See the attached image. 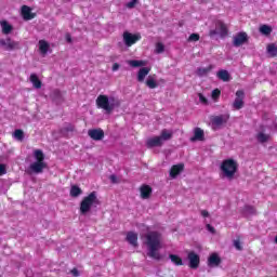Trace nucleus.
<instances>
[{
	"mask_svg": "<svg viewBox=\"0 0 277 277\" xmlns=\"http://www.w3.org/2000/svg\"><path fill=\"white\" fill-rule=\"evenodd\" d=\"M146 246H147V256L154 259L155 261H161V233L159 232H148L145 235Z\"/></svg>",
	"mask_w": 277,
	"mask_h": 277,
	"instance_id": "nucleus-1",
	"label": "nucleus"
},
{
	"mask_svg": "<svg viewBox=\"0 0 277 277\" xmlns=\"http://www.w3.org/2000/svg\"><path fill=\"white\" fill-rule=\"evenodd\" d=\"M34 157L36 161L28 167L26 174H42L47 168V162H44V153L41 149H36L34 151Z\"/></svg>",
	"mask_w": 277,
	"mask_h": 277,
	"instance_id": "nucleus-2",
	"label": "nucleus"
},
{
	"mask_svg": "<svg viewBox=\"0 0 277 277\" xmlns=\"http://www.w3.org/2000/svg\"><path fill=\"white\" fill-rule=\"evenodd\" d=\"M96 106L98 109H104L106 114H111L116 107H120V100L101 94L96 98Z\"/></svg>",
	"mask_w": 277,
	"mask_h": 277,
	"instance_id": "nucleus-3",
	"label": "nucleus"
},
{
	"mask_svg": "<svg viewBox=\"0 0 277 277\" xmlns=\"http://www.w3.org/2000/svg\"><path fill=\"white\" fill-rule=\"evenodd\" d=\"M101 206V200L98 199V196L96 195V192L90 193L88 196L83 197V199L80 202V214L87 215L90 213V210L92 207H98Z\"/></svg>",
	"mask_w": 277,
	"mask_h": 277,
	"instance_id": "nucleus-4",
	"label": "nucleus"
},
{
	"mask_svg": "<svg viewBox=\"0 0 277 277\" xmlns=\"http://www.w3.org/2000/svg\"><path fill=\"white\" fill-rule=\"evenodd\" d=\"M220 169L225 179L233 181L235 174H237V170H239V164L237 163V160L228 158L222 161Z\"/></svg>",
	"mask_w": 277,
	"mask_h": 277,
	"instance_id": "nucleus-5",
	"label": "nucleus"
},
{
	"mask_svg": "<svg viewBox=\"0 0 277 277\" xmlns=\"http://www.w3.org/2000/svg\"><path fill=\"white\" fill-rule=\"evenodd\" d=\"M0 47L4 49V51H18L21 50V42L14 41L12 38L8 37L0 39Z\"/></svg>",
	"mask_w": 277,
	"mask_h": 277,
	"instance_id": "nucleus-6",
	"label": "nucleus"
},
{
	"mask_svg": "<svg viewBox=\"0 0 277 277\" xmlns=\"http://www.w3.org/2000/svg\"><path fill=\"white\" fill-rule=\"evenodd\" d=\"M122 38L126 47H133V44H136L137 42H140V40H142V35L124 31Z\"/></svg>",
	"mask_w": 277,
	"mask_h": 277,
	"instance_id": "nucleus-7",
	"label": "nucleus"
},
{
	"mask_svg": "<svg viewBox=\"0 0 277 277\" xmlns=\"http://www.w3.org/2000/svg\"><path fill=\"white\" fill-rule=\"evenodd\" d=\"M248 40H250V38L248 37V32L246 31L237 32L233 37V47H236V48L243 47V44L248 43Z\"/></svg>",
	"mask_w": 277,
	"mask_h": 277,
	"instance_id": "nucleus-8",
	"label": "nucleus"
},
{
	"mask_svg": "<svg viewBox=\"0 0 277 277\" xmlns=\"http://www.w3.org/2000/svg\"><path fill=\"white\" fill-rule=\"evenodd\" d=\"M188 267L190 269H198L200 267V255L196 251H190L187 253Z\"/></svg>",
	"mask_w": 277,
	"mask_h": 277,
	"instance_id": "nucleus-9",
	"label": "nucleus"
},
{
	"mask_svg": "<svg viewBox=\"0 0 277 277\" xmlns=\"http://www.w3.org/2000/svg\"><path fill=\"white\" fill-rule=\"evenodd\" d=\"M246 98V93L243 90H238L236 91V98L234 100L233 103V108L239 111V109H243L245 102L243 100Z\"/></svg>",
	"mask_w": 277,
	"mask_h": 277,
	"instance_id": "nucleus-10",
	"label": "nucleus"
},
{
	"mask_svg": "<svg viewBox=\"0 0 277 277\" xmlns=\"http://www.w3.org/2000/svg\"><path fill=\"white\" fill-rule=\"evenodd\" d=\"M88 135L89 137H91V140H94L95 142H101V140L105 137V131H103V129L101 128L91 129L88 131Z\"/></svg>",
	"mask_w": 277,
	"mask_h": 277,
	"instance_id": "nucleus-11",
	"label": "nucleus"
},
{
	"mask_svg": "<svg viewBox=\"0 0 277 277\" xmlns=\"http://www.w3.org/2000/svg\"><path fill=\"white\" fill-rule=\"evenodd\" d=\"M229 118V115H219L212 117L211 122L213 127H222V124H226V122H228Z\"/></svg>",
	"mask_w": 277,
	"mask_h": 277,
	"instance_id": "nucleus-12",
	"label": "nucleus"
},
{
	"mask_svg": "<svg viewBox=\"0 0 277 277\" xmlns=\"http://www.w3.org/2000/svg\"><path fill=\"white\" fill-rule=\"evenodd\" d=\"M140 192H141V198L143 200H148V198H150V196H153V187H150V185H148V184H143L140 187Z\"/></svg>",
	"mask_w": 277,
	"mask_h": 277,
	"instance_id": "nucleus-13",
	"label": "nucleus"
},
{
	"mask_svg": "<svg viewBox=\"0 0 277 277\" xmlns=\"http://www.w3.org/2000/svg\"><path fill=\"white\" fill-rule=\"evenodd\" d=\"M161 146H163V142L159 136H154V137L147 138L146 141L147 148H157Z\"/></svg>",
	"mask_w": 277,
	"mask_h": 277,
	"instance_id": "nucleus-14",
	"label": "nucleus"
},
{
	"mask_svg": "<svg viewBox=\"0 0 277 277\" xmlns=\"http://www.w3.org/2000/svg\"><path fill=\"white\" fill-rule=\"evenodd\" d=\"M185 170V164L184 163H177L173 164L170 169V176L171 179H176L181 172Z\"/></svg>",
	"mask_w": 277,
	"mask_h": 277,
	"instance_id": "nucleus-15",
	"label": "nucleus"
},
{
	"mask_svg": "<svg viewBox=\"0 0 277 277\" xmlns=\"http://www.w3.org/2000/svg\"><path fill=\"white\" fill-rule=\"evenodd\" d=\"M222 264V258L217 253H212L208 259L209 267H219Z\"/></svg>",
	"mask_w": 277,
	"mask_h": 277,
	"instance_id": "nucleus-16",
	"label": "nucleus"
},
{
	"mask_svg": "<svg viewBox=\"0 0 277 277\" xmlns=\"http://www.w3.org/2000/svg\"><path fill=\"white\" fill-rule=\"evenodd\" d=\"M22 16H23L24 21H31V19L36 18V14L31 13V8H29L27 5L22 6Z\"/></svg>",
	"mask_w": 277,
	"mask_h": 277,
	"instance_id": "nucleus-17",
	"label": "nucleus"
},
{
	"mask_svg": "<svg viewBox=\"0 0 277 277\" xmlns=\"http://www.w3.org/2000/svg\"><path fill=\"white\" fill-rule=\"evenodd\" d=\"M190 142H205V130L195 128L194 136L190 138Z\"/></svg>",
	"mask_w": 277,
	"mask_h": 277,
	"instance_id": "nucleus-18",
	"label": "nucleus"
},
{
	"mask_svg": "<svg viewBox=\"0 0 277 277\" xmlns=\"http://www.w3.org/2000/svg\"><path fill=\"white\" fill-rule=\"evenodd\" d=\"M149 72H150L149 67H142L137 72L138 83H144V79H146V77H148Z\"/></svg>",
	"mask_w": 277,
	"mask_h": 277,
	"instance_id": "nucleus-19",
	"label": "nucleus"
},
{
	"mask_svg": "<svg viewBox=\"0 0 277 277\" xmlns=\"http://www.w3.org/2000/svg\"><path fill=\"white\" fill-rule=\"evenodd\" d=\"M126 240L130 246H133V248H137V233L128 232Z\"/></svg>",
	"mask_w": 277,
	"mask_h": 277,
	"instance_id": "nucleus-20",
	"label": "nucleus"
},
{
	"mask_svg": "<svg viewBox=\"0 0 277 277\" xmlns=\"http://www.w3.org/2000/svg\"><path fill=\"white\" fill-rule=\"evenodd\" d=\"M216 77L221 79V81L228 82L230 81V74L226 69H221L216 72Z\"/></svg>",
	"mask_w": 277,
	"mask_h": 277,
	"instance_id": "nucleus-21",
	"label": "nucleus"
},
{
	"mask_svg": "<svg viewBox=\"0 0 277 277\" xmlns=\"http://www.w3.org/2000/svg\"><path fill=\"white\" fill-rule=\"evenodd\" d=\"M29 81H30V83H32V85H34V88H36V90H40V88H42V81L40 80V78H38V75L31 74Z\"/></svg>",
	"mask_w": 277,
	"mask_h": 277,
	"instance_id": "nucleus-22",
	"label": "nucleus"
},
{
	"mask_svg": "<svg viewBox=\"0 0 277 277\" xmlns=\"http://www.w3.org/2000/svg\"><path fill=\"white\" fill-rule=\"evenodd\" d=\"M158 137L163 144V142H168V140H172V131L168 129H163Z\"/></svg>",
	"mask_w": 277,
	"mask_h": 277,
	"instance_id": "nucleus-23",
	"label": "nucleus"
},
{
	"mask_svg": "<svg viewBox=\"0 0 277 277\" xmlns=\"http://www.w3.org/2000/svg\"><path fill=\"white\" fill-rule=\"evenodd\" d=\"M69 194L71 198H79L83 194V190L79 186L72 185Z\"/></svg>",
	"mask_w": 277,
	"mask_h": 277,
	"instance_id": "nucleus-24",
	"label": "nucleus"
},
{
	"mask_svg": "<svg viewBox=\"0 0 277 277\" xmlns=\"http://www.w3.org/2000/svg\"><path fill=\"white\" fill-rule=\"evenodd\" d=\"M0 25L2 27V34H4L5 36H8V34H12L13 27L8 23V21H1Z\"/></svg>",
	"mask_w": 277,
	"mask_h": 277,
	"instance_id": "nucleus-25",
	"label": "nucleus"
},
{
	"mask_svg": "<svg viewBox=\"0 0 277 277\" xmlns=\"http://www.w3.org/2000/svg\"><path fill=\"white\" fill-rule=\"evenodd\" d=\"M50 98H52L54 103H60V101H62V91L54 89L50 94Z\"/></svg>",
	"mask_w": 277,
	"mask_h": 277,
	"instance_id": "nucleus-26",
	"label": "nucleus"
},
{
	"mask_svg": "<svg viewBox=\"0 0 277 277\" xmlns=\"http://www.w3.org/2000/svg\"><path fill=\"white\" fill-rule=\"evenodd\" d=\"M49 42L44 41V40H40L39 41V51L40 53H42V55H47V53H49Z\"/></svg>",
	"mask_w": 277,
	"mask_h": 277,
	"instance_id": "nucleus-27",
	"label": "nucleus"
},
{
	"mask_svg": "<svg viewBox=\"0 0 277 277\" xmlns=\"http://www.w3.org/2000/svg\"><path fill=\"white\" fill-rule=\"evenodd\" d=\"M219 29H220V36L222 38H226V36H228V27L226 26V24H224V22H219Z\"/></svg>",
	"mask_w": 277,
	"mask_h": 277,
	"instance_id": "nucleus-28",
	"label": "nucleus"
},
{
	"mask_svg": "<svg viewBox=\"0 0 277 277\" xmlns=\"http://www.w3.org/2000/svg\"><path fill=\"white\" fill-rule=\"evenodd\" d=\"M169 259L173 265H176L177 267L183 265V259L176 254H169Z\"/></svg>",
	"mask_w": 277,
	"mask_h": 277,
	"instance_id": "nucleus-29",
	"label": "nucleus"
},
{
	"mask_svg": "<svg viewBox=\"0 0 277 277\" xmlns=\"http://www.w3.org/2000/svg\"><path fill=\"white\" fill-rule=\"evenodd\" d=\"M129 66L132 68H140L142 66H146V62L144 61H137V60H130L128 61Z\"/></svg>",
	"mask_w": 277,
	"mask_h": 277,
	"instance_id": "nucleus-30",
	"label": "nucleus"
},
{
	"mask_svg": "<svg viewBox=\"0 0 277 277\" xmlns=\"http://www.w3.org/2000/svg\"><path fill=\"white\" fill-rule=\"evenodd\" d=\"M145 85H147V88H149L150 90H155V88H159V84L157 83V81L155 80V78L153 77H148V79L145 81Z\"/></svg>",
	"mask_w": 277,
	"mask_h": 277,
	"instance_id": "nucleus-31",
	"label": "nucleus"
},
{
	"mask_svg": "<svg viewBox=\"0 0 277 277\" xmlns=\"http://www.w3.org/2000/svg\"><path fill=\"white\" fill-rule=\"evenodd\" d=\"M266 51L271 57H277V47L275 43H269L266 48Z\"/></svg>",
	"mask_w": 277,
	"mask_h": 277,
	"instance_id": "nucleus-32",
	"label": "nucleus"
},
{
	"mask_svg": "<svg viewBox=\"0 0 277 277\" xmlns=\"http://www.w3.org/2000/svg\"><path fill=\"white\" fill-rule=\"evenodd\" d=\"M13 137L17 140V142H23V140H25V132L22 129H16L13 133Z\"/></svg>",
	"mask_w": 277,
	"mask_h": 277,
	"instance_id": "nucleus-33",
	"label": "nucleus"
},
{
	"mask_svg": "<svg viewBox=\"0 0 277 277\" xmlns=\"http://www.w3.org/2000/svg\"><path fill=\"white\" fill-rule=\"evenodd\" d=\"M212 69H213V67L210 65L209 67H205V68L199 67L196 72H197L198 77H205V76L209 75V71Z\"/></svg>",
	"mask_w": 277,
	"mask_h": 277,
	"instance_id": "nucleus-34",
	"label": "nucleus"
},
{
	"mask_svg": "<svg viewBox=\"0 0 277 277\" xmlns=\"http://www.w3.org/2000/svg\"><path fill=\"white\" fill-rule=\"evenodd\" d=\"M256 140L258 142H260V144H265V142H269V135L263 132H260L256 135Z\"/></svg>",
	"mask_w": 277,
	"mask_h": 277,
	"instance_id": "nucleus-35",
	"label": "nucleus"
},
{
	"mask_svg": "<svg viewBox=\"0 0 277 277\" xmlns=\"http://www.w3.org/2000/svg\"><path fill=\"white\" fill-rule=\"evenodd\" d=\"M260 31L263 34V36H269L272 34V28L267 25H262L260 27Z\"/></svg>",
	"mask_w": 277,
	"mask_h": 277,
	"instance_id": "nucleus-36",
	"label": "nucleus"
},
{
	"mask_svg": "<svg viewBox=\"0 0 277 277\" xmlns=\"http://www.w3.org/2000/svg\"><path fill=\"white\" fill-rule=\"evenodd\" d=\"M199 40H200V35L196 32L190 34L187 39L188 42H198Z\"/></svg>",
	"mask_w": 277,
	"mask_h": 277,
	"instance_id": "nucleus-37",
	"label": "nucleus"
},
{
	"mask_svg": "<svg viewBox=\"0 0 277 277\" xmlns=\"http://www.w3.org/2000/svg\"><path fill=\"white\" fill-rule=\"evenodd\" d=\"M245 213H248L249 215H256V208L252 206H246Z\"/></svg>",
	"mask_w": 277,
	"mask_h": 277,
	"instance_id": "nucleus-38",
	"label": "nucleus"
},
{
	"mask_svg": "<svg viewBox=\"0 0 277 277\" xmlns=\"http://www.w3.org/2000/svg\"><path fill=\"white\" fill-rule=\"evenodd\" d=\"M163 51H166V45H163V43H161V42L156 43L155 52L157 54H161V53H163Z\"/></svg>",
	"mask_w": 277,
	"mask_h": 277,
	"instance_id": "nucleus-39",
	"label": "nucleus"
},
{
	"mask_svg": "<svg viewBox=\"0 0 277 277\" xmlns=\"http://www.w3.org/2000/svg\"><path fill=\"white\" fill-rule=\"evenodd\" d=\"M221 94H222V91L220 89H214L212 91V95H211L212 100L217 101V98H220Z\"/></svg>",
	"mask_w": 277,
	"mask_h": 277,
	"instance_id": "nucleus-40",
	"label": "nucleus"
},
{
	"mask_svg": "<svg viewBox=\"0 0 277 277\" xmlns=\"http://www.w3.org/2000/svg\"><path fill=\"white\" fill-rule=\"evenodd\" d=\"M137 1H140V0H131L130 2H128L126 4V8H128V10H133V8H135V5H137Z\"/></svg>",
	"mask_w": 277,
	"mask_h": 277,
	"instance_id": "nucleus-41",
	"label": "nucleus"
},
{
	"mask_svg": "<svg viewBox=\"0 0 277 277\" xmlns=\"http://www.w3.org/2000/svg\"><path fill=\"white\" fill-rule=\"evenodd\" d=\"M234 248H236V250H243V247L241 246V240H239V237L238 239L234 240Z\"/></svg>",
	"mask_w": 277,
	"mask_h": 277,
	"instance_id": "nucleus-42",
	"label": "nucleus"
},
{
	"mask_svg": "<svg viewBox=\"0 0 277 277\" xmlns=\"http://www.w3.org/2000/svg\"><path fill=\"white\" fill-rule=\"evenodd\" d=\"M3 174H8V169H5V164H0V176H3Z\"/></svg>",
	"mask_w": 277,
	"mask_h": 277,
	"instance_id": "nucleus-43",
	"label": "nucleus"
},
{
	"mask_svg": "<svg viewBox=\"0 0 277 277\" xmlns=\"http://www.w3.org/2000/svg\"><path fill=\"white\" fill-rule=\"evenodd\" d=\"M199 101L200 103H203V105H207V103H209V101L207 100V97H205V95H202V93H199Z\"/></svg>",
	"mask_w": 277,
	"mask_h": 277,
	"instance_id": "nucleus-44",
	"label": "nucleus"
},
{
	"mask_svg": "<svg viewBox=\"0 0 277 277\" xmlns=\"http://www.w3.org/2000/svg\"><path fill=\"white\" fill-rule=\"evenodd\" d=\"M206 228L207 230H209V233H212V235H215V227H213L211 224H207Z\"/></svg>",
	"mask_w": 277,
	"mask_h": 277,
	"instance_id": "nucleus-45",
	"label": "nucleus"
},
{
	"mask_svg": "<svg viewBox=\"0 0 277 277\" xmlns=\"http://www.w3.org/2000/svg\"><path fill=\"white\" fill-rule=\"evenodd\" d=\"M119 69H120V64H118V63L113 64V67H111L113 72H116Z\"/></svg>",
	"mask_w": 277,
	"mask_h": 277,
	"instance_id": "nucleus-46",
	"label": "nucleus"
},
{
	"mask_svg": "<svg viewBox=\"0 0 277 277\" xmlns=\"http://www.w3.org/2000/svg\"><path fill=\"white\" fill-rule=\"evenodd\" d=\"M70 274H72V276H75V277H79V276H80L79 269H77V268H72V269L70 271Z\"/></svg>",
	"mask_w": 277,
	"mask_h": 277,
	"instance_id": "nucleus-47",
	"label": "nucleus"
},
{
	"mask_svg": "<svg viewBox=\"0 0 277 277\" xmlns=\"http://www.w3.org/2000/svg\"><path fill=\"white\" fill-rule=\"evenodd\" d=\"M109 180L111 181V183H118V177L115 174L110 175Z\"/></svg>",
	"mask_w": 277,
	"mask_h": 277,
	"instance_id": "nucleus-48",
	"label": "nucleus"
},
{
	"mask_svg": "<svg viewBox=\"0 0 277 277\" xmlns=\"http://www.w3.org/2000/svg\"><path fill=\"white\" fill-rule=\"evenodd\" d=\"M65 131H67V132H72V131H75V126H68L67 128H65Z\"/></svg>",
	"mask_w": 277,
	"mask_h": 277,
	"instance_id": "nucleus-49",
	"label": "nucleus"
},
{
	"mask_svg": "<svg viewBox=\"0 0 277 277\" xmlns=\"http://www.w3.org/2000/svg\"><path fill=\"white\" fill-rule=\"evenodd\" d=\"M201 215H202V217H209V211L201 210Z\"/></svg>",
	"mask_w": 277,
	"mask_h": 277,
	"instance_id": "nucleus-50",
	"label": "nucleus"
},
{
	"mask_svg": "<svg viewBox=\"0 0 277 277\" xmlns=\"http://www.w3.org/2000/svg\"><path fill=\"white\" fill-rule=\"evenodd\" d=\"M209 36L213 38V36H217V30H210Z\"/></svg>",
	"mask_w": 277,
	"mask_h": 277,
	"instance_id": "nucleus-51",
	"label": "nucleus"
},
{
	"mask_svg": "<svg viewBox=\"0 0 277 277\" xmlns=\"http://www.w3.org/2000/svg\"><path fill=\"white\" fill-rule=\"evenodd\" d=\"M66 40L67 42H72V38H70V35H67Z\"/></svg>",
	"mask_w": 277,
	"mask_h": 277,
	"instance_id": "nucleus-52",
	"label": "nucleus"
},
{
	"mask_svg": "<svg viewBox=\"0 0 277 277\" xmlns=\"http://www.w3.org/2000/svg\"><path fill=\"white\" fill-rule=\"evenodd\" d=\"M275 243H277V236L275 237Z\"/></svg>",
	"mask_w": 277,
	"mask_h": 277,
	"instance_id": "nucleus-53",
	"label": "nucleus"
}]
</instances>
